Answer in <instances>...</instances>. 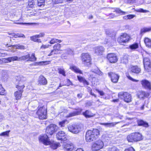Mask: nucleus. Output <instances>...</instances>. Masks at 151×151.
I'll use <instances>...</instances> for the list:
<instances>
[{"label":"nucleus","instance_id":"f257e3e1","mask_svg":"<svg viewBox=\"0 0 151 151\" xmlns=\"http://www.w3.org/2000/svg\"><path fill=\"white\" fill-rule=\"evenodd\" d=\"M58 127L54 124H50L46 128V134L40 136L39 141L45 145H49L51 144V142L49 139V136H51L58 129Z\"/></svg>","mask_w":151,"mask_h":151},{"label":"nucleus","instance_id":"f03ea898","mask_svg":"<svg viewBox=\"0 0 151 151\" xmlns=\"http://www.w3.org/2000/svg\"><path fill=\"white\" fill-rule=\"evenodd\" d=\"M99 135V131L98 129H93L87 132L86 134V140L87 142H90L95 140Z\"/></svg>","mask_w":151,"mask_h":151},{"label":"nucleus","instance_id":"7ed1b4c3","mask_svg":"<svg viewBox=\"0 0 151 151\" xmlns=\"http://www.w3.org/2000/svg\"><path fill=\"white\" fill-rule=\"evenodd\" d=\"M20 78V80L18 79L19 81L18 85L16 86V88L18 89V90L14 93V96L17 100H19L21 99L22 96V93L23 91V89L25 87L24 85L21 86L20 85L21 82L25 80V78L23 77H21Z\"/></svg>","mask_w":151,"mask_h":151},{"label":"nucleus","instance_id":"20e7f679","mask_svg":"<svg viewBox=\"0 0 151 151\" xmlns=\"http://www.w3.org/2000/svg\"><path fill=\"white\" fill-rule=\"evenodd\" d=\"M143 139L142 135L139 132H135L130 134L127 137V139L129 142H137Z\"/></svg>","mask_w":151,"mask_h":151},{"label":"nucleus","instance_id":"39448f33","mask_svg":"<svg viewBox=\"0 0 151 151\" xmlns=\"http://www.w3.org/2000/svg\"><path fill=\"white\" fill-rule=\"evenodd\" d=\"M41 101L40 102V105H38V118L40 119H43L47 118V111L45 108L43 107L44 105Z\"/></svg>","mask_w":151,"mask_h":151},{"label":"nucleus","instance_id":"423d86ee","mask_svg":"<svg viewBox=\"0 0 151 151\" xmlns=\"http://www.w3.org/2000/svg\"><path fill=\"white\" fill-rule=\"evenodd\" d=\"M119 98L123 99L127 102H129L131 101V95L127 92H121L118 94Z\"/></svg>","mask_w":151,"mask_h":151},{"label":"nucleus","instance_id":"0eeeda50","mask_svg":"<svg viewBox=\"0 0 151 151\" xmlns=\"http://www.w3.org/2000/svg\"><path fill=\"white\" fill-rule=\"evenodd\" d=\"M130 38L129 36L127 34L122 33L118 38L117 41L120 44L124 45V44L128 42Z\"/></svg>","mask_w":151,"mask_h":151},{"label":"nucleus","instance_id":"6e6552de","mask_svg":"<svg viewBox=\"0 0 151 151\" xmlns=\"http://www.w3.org/2000/svg\"><path fill=\"white\" fill-rule=\"evenodd\" d=\"M68 128L69 131L74 134L79 133L82 129L81 125L75 124H70Z\"/></svg>","mask_w":151,"mask_h":151},{"label":"nucleus","instance_id":"1a4fd4ad","mask_svg":"<svg viewBox=\"0 0 151 151\" xmlns=\"http://www.w3.org/2000/svg\"><path fill=\"white\" fill-rule=\"evenodd\" d=\"M81 59L83 64L88 65L91 64V58L90 55L88 53H82Z\"/></svg>","mask_w":151,"mask_h":151},{"label":"nucleus","instance_id":"9d476101","mask_svg":"<svg viewBox=\"0 0 151 151\" xmlns=\"http://www.w3.org/2000/svg\"><path fill=\"white\" fill-rule=\"evenodd\" d=\"M104 146L103 142L101 140H99L93 143L92 146L93 151H99Z\"/></svg>","mask_w":151,"mask_h":151},{"label":"nucleus","instance_id":"9b49d317","mask_svg":"<svg viewBox=\"0 0 151 151\" xmlns=\"http://www.w3.org/2000/svg\"><path fill=\"white\" fill-rule=\"evenodd\" d=\"M108 75L109 76L112 82L116 83L118 82L120 77L118 74L113 72H110L108 73Z\"/></svg>","mask_w":151,"mask_h":151},{"label":"nucleus","instance_id":"f8f14e48","mask_svg":"<svg viewBox=\"0 0 151 151\" xmlns=\"http://www.w3.org/2000/svg\"><path fill=\"white\" fill-rule=\"evenodd\" d=\"M61 47V45L60 44L57 43L55 44L53 46V49L51 51L48 56H50L53 54H57L58 53V52L60 50Z\"/></svg>","mask_w":151,"mask_h":151},{"label":"nucleus","instance_id":"ddd939ff","mask_svg":"<svg viewBox=\"0 0 151 151\" xmlns=\"http://www.w3.org/2000/svg\"><path fill=\"white\" fill-rule=\"evenodd\" d=\"M107 58L108 60L111 63H116L118 60V58L116 55L114 53L108 54Z\"/></svg>","mask_w":151,"mask_h":151},{"label":"nucleus","instance_id":"4468645a","mask_svg":"<svg viewBox=\"0 0 151 151\" xmlns=\"http://www.w3.org/2000/svg\"><path fill=\"white\" fill-rule=\"evenodd\" d=\"M66 136L65 133L63 131H60L56 134L57 139L62 141H65L66 140Z\"/></svg>","mask_w":151,"mask_h":151},{"label":"nucleus","instance_id":"2eb2a0df","mask_svg":"<svg viewBox=\"0 0 151 151\" xmlns=\"http://www.w3.org/2000/svg\"><path fill=\"white\" fill-rule=\"evenodd\" d=\"M137 96L139 99H143L149 96V94L143 91H140L138 92Z\"/></svg>","mask_w":151,"mask_h":151},{"label":"nucleus","instance_id":"dca6fc26","mask_svg":"<svg viewBox=\"0 0 151 151\" xmlns=\"http://www.w3.org/2000/svg\"><path fill=\"white\" fill-rule=\"evenodd\" d=\"M63 146L64 148L65 149L67 150L71 151L74 148V146L73 144L70 142H64Z\"/></svg>","mask_w":151,"mask_h":151},{"label":"nucleus","instance_id":"f3484780","mask_svg":"<svg viewBox=\"0 0 151 151\" xmlns=\"http://www.w3.org/2000/svg\"><path fill=\"white\" fill-rule=\"evenodd\" d=\"M130 69L132 72L136 74L139 73L141 71L140 68L137 66H132L130 67Z\"/></svg>","mask_w":151,"mask_h":151},{"label":"nucleus","instance_id":"a211bd4d","mask_svg":"<svg viewBox=\"0 0 151 151\" xmlns=\"http://www.w3.org/2000/svg\"><path fill=\"white\" fill-rule=\"evenodd\" d=\"M81 111L82 109H77L76 111L69 113L66 116V117L67 118L70 117L77 115H78L81 113Z\"/></svg>","mask_w":151,"mask_h":151},{"label":"nucleus","instance_id":"6ab92c4d","mask_svg":"<svg viewBox=\"0 0 151 151\" xmlns=\"http://www.w3.org/2000/svg\"><path fill=\"white\" fill-rule=\"evenodd\" d=\"M104 51V49L103 47H97L95 48V52L97 55H102Z\"/></svg>","mask_w":151,"mask_h":151},{"label":"nucleus","instance_id":"aec40b11","mask_svg":"<svg viewBox=\"0 0 151 151\" xmlns=\"http://www.w3.org/2000/svg\"><path fill=\"white\" fill-rule=\"evenodd\" d=\"M119 122H112L111 123H102L101 124L104 126L106 127L111 128L114 127L116 125L119 123Z\"/></svg>","mask_w":151,"mask_h":151},{"label":"nucleus","instance_id":"412c9836","mask_svg":"<svg viewBox=\"0 0 151 151\" xmlns=\"http://www.w3.org/2000/svg\"><path fill=\"white\" fill-rule=\"evenodd\" d=\"M141 84L145 88L149 89H150L151 88L150 83L146 80H142L141 81Z\"/></svg>","mask_w":151,"mask_h":151},{"label":"nucleus","instance_id":"4be33fe9","mask_svg":"<svg viewBox=\"0 0 151 151\" xmlns=\"http://www.w3.org/2000/svg\"><path fill=\"white\" fill-rule=\"evenodd\" d=\"M6 47H11L12 48H15V49H24V47L22 45H9L8 44H6Z\"/></svg>","mask_w":151,"mask_h":151},{"label":"nucleus","instance_id":"5701e85b","mask_svg":"<svg viewBox=\"0 0 151 151\" xmlns=\"http://www.w3.org/2000/svg\"><path fill=\"white\" fill-rule=\"evenodd\" d=\"M38 83L40 84L46 85L47 83L46 79L43 76H40L39 77Z\"/></svg>","mask_w":151,"mask_h":151},{"label":"nucleus","instance_id":"b1692460","mask_svg":"<svg viewBox=\"0 0 151 151\" xmlns=\"http://www.w3.org/2000/svg\"><path fill=\"white\" fill-rule=\"evenodd\" d=\"M70 68L75 73H79L80 74L82 73L81 70L79 69L77 67L73 65H71L70 66Z\"/></svg>","mask_w":151,"mask_h":151},{"label":"nucleus","instance_id":"393cba45","mask_svg":"<svg viewBox=\"0 0 151 151\" xmlns=\"http://www.w3.org/2000/svg\"><path fill=\"white\" fill-rule=\"evenodd\" d=\"M9 35H11L12 36L16 38L17 37H25V35L24 34L21 33L16 34L14 33H12L9 34Z\"/></svg>","mask_w":151,"mask_h":151},{"label":"nucleus","instance_id":"a878e982","mask_svg":"<svg viewBox=\"0 0 151 151\" xmlns=\"http://www.w3.org/2000/svg\"><path fill=\"white\" fill-rule=\"evenodd\" d=\"M151 30V27H144L141 29L140 34L143 35L145 32H149Z\"/></svg>","mask_w":151,"mask_h":151},{"label":"nucleus","instance_id":"bb28decb","mask_svg":"<svg viewBox=\"0 0 151 151\" xmlns=\"http://www.w3.org/2000/svg\"><path fill=\"white\" fill-rule=\"evenodd\" d=\"M146 65H144L145 70L147 72L151 71V66L150 65V63H146Z\"/></svg>","mask_w":151,"mask_h":151},{"label":"nucleus","instance_id":"cd10ccee","mask_svg":"<svg viewBox=\"0 0 151 151\" xmlns=\"http://www.w3.org/2000/svg\"><path fill=\"white\" fill-rule=\"evenodd\" d=\"M128 55H125L122 57L121 59V63H123L126 64L128 62Z\"/></svg>","mask_w":151,"mask_h":151},{"label":"nucleus","instance_id":"c85d7f7f","mask_svg":"<svg viewBox=\"0 0 151 151\" xmlns=\"http://www.w3.org/2000/svg\"><path fill=\"white\" fill-rule=\"evenodd\" d=\"M144 42L146 46L148 47L150 45L151 42V39L148 37H145L144 38Z\"/></svg>","mask_w":151,"mask_h":151},{"label":"nucleus","instance_id":"c756f323","mask_svg":"<svg viewBox=\"0 0 151 151\" xmlns=\"http://www.w3.org/2000/svg\"><path fill=\"white\" fill-rule=\"evenodd\" d=\"M138 123L139 126H143L146 127H147L148 126L147 123L142 120H139L138 122Z\"/></svg>","mask_w":151,"mask_h":151},{"label":"nucleus","instance_id":"7c9ffc66","mask_svg":"<svg viewBox=\"0 0 151 151\" xmlns=\"http://www.w3.org/2000/svg\"><path fill=\"white\" fill-rule=\"evenodd\" d=\"M91 71L100 76H101L103 75V73L98 68L95 69H92Z\"/></svg>","mask_w":151,"mask_h":151},{"label":"nucleus","instance_id":"2f4dec72","mask_svg":"<svg viewBox=\"0 0 151 151\" xmlns=\"http://www.w3.org/2000/svg\"><path fill=\"white\" fill-rule=\"evenodd\" d=\"M83 115L86 117H90L93 116V114L89 111L86 110L83 113Z\"/></svg>","mask_w":151,"mask_h":151},{"label":"nucleus","instance_id":"473e14b6","mask_svg":"<svg viewBox=\"0 0 151 151\" xmlns=\"http://www.w3.org/2000/svg\"><path fill=\"white\" fill-rule=\"evenodd\" d=\"M115 11L116 12L121 15H125L128 13L127 12L123 11L119 8L116 9Z\"/></svg>","mask_w":151,"mask_h":151},{"label":"nucleus","instance_id":"72a5a7b5","mask_svg":"<svg viewBox=\"0 0 151 151\" xmlns=\"http://www.w3.org/2000/svg\"><path fill=\"white\" fill-rule=\"evenodd\" d=\"M138 44L137 43H135L129 46V48L132 50H134L138 47Z\"/></svg>","mask_w":151,"mask_h":151},{"label":"nucleus","instance_id":"f704fd0d","mask_svg":"<svg viewBox=\"0 0 151 151\" xmlns=\"http://www.w3.org/2000/svg\"><path fill=\"white\" fill-rule=\"evenodd\" d=\"M50 63V61H43L38 62V65L42 66L45 65L49 64Z\"/></svg>","mask_w":151,"mask_h":151},{"label":"nucleus","instance_id":"c9c22d12","mask_svg":"<svg viewBox=\"0 0 151 151\" xmlns=\"http://www.w3.org/2000/svg\"><path fill=\"white\" fill-rule=\"evenodd\" d=\"M62 41L61 40H58L55 38L52 39L50 42V43L51 44H53L55 43L58 42L60 43Z\"/></svg>","mask_w":151,"mask_h":151},{"label":"nucleus","instance_id":"e433bc0d","mask_svg":"<svg viewBox=\"0 0 151 151\" xmlns=\"http://www.w3.org/2000/svg\"><path fill=\"white\" fill-rule=\"evenodd\" d=\"M58 72L60 74H61L63 76H65V72L63 68H59L58 69Z\"/></svg>","mask_w":151,"mask_h":151},{"label":"nucleus","instance_id":"4c0bfd02","mask_svg":"<svg viewBox=\"0 0 151 151\" xmlns=\"http://www.w3.org/2000/svg\"><path fill=\"white\" fill-rule=\"evenodd\" d=\"M5 90L2 87V85L0 84V95H4L5 94Z\"/></svg>","mask_w":151,"mask_h":151},{"label":"nucleus","instance_id":"58836bf2","mask_svg":"<svg viewBox=\"0 0 151 151\" xmlns=\"http://www.w3.org/2000/svg\"><path fill=\"white\" fill-rule=\"evenodd\" d=\"M10 130H9L2 132L1 134H0V136L4 137L9 136V133L10 132Z\"/></svg>","mask_w":151,"mask_h":151},{"label":"nucleus","instance_id":"ea45409f","mask_svg":"<svg viewBox=\"0 0 151 151\" xmlns=\"http://www.w3.org/2000/svg\"><path fill=\"white\" fill-rule=\"evenodd\" d=\"M17 24H19L21 25H24V24H26V25H29L32 26H35V25H37V24L36 23H16Z\"/></svg>","mask_w":151,"mask_h":151},{"label":"nucleus","instance_id":"a19ab883","mask_svg":"<svg viewBox=\"0 0 151 151\" xmlns=\"http://www.w3.org/2000/svg\"><path fill=\"white\" fill-rule=\"evenodd\" d=\"M29 57H30V54H28L26 55L20 57L19 59H21V60H26L27 59H28L29 60Z\"/></svg>","mask_w":151,"mask_h":151},{"label":"nucleus","instance_id":"79ce46f5","mask_svg":"<svg viewBox=\"0 0 151 151\" xmlns=\"http://www.w3.org/2000/svg\"><path fill=\"white\" fill-rule=\"evenodd\" d=\"M30 40H31L33 41L34 42H37L38 41V35H36L32 36L30 37Z\"/></svg>","mask_w":151,"mask_h":151},{"label":"nucleus","instance_id":"37998d69","mask_svg":"<svg viewBox=\"0 0 151 151\" xmlns=\"http://www.w3.org/2000/svg\"><path fill=\"white\" fill-rule=\"evenodd\" d=\"M107 151H120V150L117 147L114 146L109 148Z\"/></svg>","mask_w":151,"mask_h":151},{"label":"nucleus","instance_id":"c03bdc74","mask_svg":"<svg viewBox=\"0 0 151 151\" xmlns=\"http://www.w3.org/2000/svg\"><path fill=\"white\" fill-rule=\"evenodd\" d=\"M37 58L35 57V54L34 53L32 54L31 56H30L29 60L33 61H35Z\"/></svg>","mask_w":151,"mask_h":151},{"label":"nucleus","instance_id":"a18cd8bd","mask_svg":"<svg viewBox=\"0 0 151 151\" xmlns=\"http://www.w3.org/2000/svg\"><path fill=\"white\" fill-rule=\"evenodd\" d=\"M45 0H38V6H44Z\"/></svg>","mask_w":151,"mask_h":151},{"label":"nucleus","instance_id":"49530a36","mask_svg":"<svg viewBox=\"0 0 151 151\" xmlns=\"http://www.w3.org/2000/svg\"><path fill=\"white\" fill-rule=\"evenodd\" d=\"M66 54L69 55H73V52L72 50L70 48H68L66 50Z\"/></svg>","mask_w":151,"mask_h":151},{"label":"nucleus","instance_id":"de8ad7c7","mask_svg":"<svg viewBox=\"0 0 151 151\" xmlns=\"http://www.w3.org/2000/svg\"><path fill=\"white\" fill-rule=\"evenodd\" d=\"M150 63V59L147 58H143V64L146 65V63Z\"/></svg>","mask_w":151,"mask_h":151},{"label":"nucleus","instance_id":"09e8293b","mask_svg":"<svg viewBox=\"0 0 151 151\" xmlns=\"http://www.w3.org/2000/svg\"><path fill=\"white\" fill-rule=\"evenodd\" d=\"M8 76L7 75L6 73H4V74H3L1 79L4 81H5L7 80V79L8 78Z\"/></svg>","mask_w":151,"mask_h":151},{"label":"nucleus","instance_id":"8fccbe9b","mask_svg":"<svg viewBox=\"0 0 151 151\" xmlns=\"http://www.w3.org/2000/svg\"><path fill=\"white\" fill-rule=\"evenodd\" d=\"M12 61V57H9L8 58H7L6 59H3V61H4L6 63H8V62H11Z\"/></svg>","mask_w":151,"mask_h":151},{"label":"nucleus","instance_id":"3c124183","mask_svg":"<svg viewBox=\"0 0 151 151\" xmlns=\"http://www.w3.org/2000/svg\"><path fill=\"white\" fill-rule=\"evenodd\" d=\"M67 121L66 120H64L62 122H60L59 124V125L61 127H64L65 125V123L66 122H67Z\"/></svg>","mask_w":151,"mask_h":151},{"label":"nucleus","instance_id":"603ef678","mask_svg":"<svg viewBox=\"0 0 151 151\" xmlns=\"http://www.w3.org/2000/svg\"><path fill=\"white\" fill-rule=\"evenodd\" d=\"M77 78L78 80L80 82H83V81L85 79V78L82 77L81 76H77Z\"/></svg>","mask_w":151,"mask_h":151},{"label":"nucleus","instance_id":"864d4df0","mask_svg":"<svg viewBox=\"0 0 151 151\" xmlns=\"http://www.w3.org/2000/svg\"><path fill=\"white\" fill-rule=\"evenodd\" d=\"M12 57V61H15V60H17V61H19L20 60H21V59H20V57H18L16 56H14L13 57Z\"/></svg>","mask_w":151,"mask_h":151},{"label":"nucleus","instance_id":"5fc2aeb1","mask_svg":"<svg viewBox=\"0 0 151 151\" xmlns=\"http://www.w3.org/2000/svg\"><path fill=\"white\" fill-rule=\"evenodd\" d=\"M127 76L129 79L133 81L137 82L139 81L138 80H135V79L133 78L129 75V74L127 75Z\"/></svg>","mask_w":151,"mask_h":151},{"label":"nucleus","instance_id":"6e6d98bb","mask_svg":"<svg viewBox=\"0 0 151 151\" xmlns=\"http://www.w3.org/2000/svg\"><path fill=\"white\" fill-rule=\"evenodd\" d=\"M34 2L32 0H29L28 2V5L30 7H32V6L33 5Z\"/></svg>","mask_w":151,"mask_h":151},{"label":"nucleus","instance_id":"4d7b16f0","mask_svg":"<svg viewBox=\"0 0 151 151\" xmlns=\"http://www.w3.org/2000/svg\"><path fill=\"white\" fill-rule=\"evenodd\" d=\"M96 90L97 92H98L99 93L100 95L101 96H103L104 95V93L103 91H99V90L98 89H96Z\"/></svg>","mask_w":151,"mask_h":151},{"label":"nucleus","instance_id":"13d9d810","mask_svg":"<svg viewBox=\"0 0 151 151\" xmlns=\"http://www.w3.org/2000/svg\"><path fill=\"white\" fill-rule=\"evenodd\" d=\"M124 151H135V150L133 147H130L127 149H125Z\"/></svg>","mask_w":151,"mask_h":151},{"label":"nucleus","instance_id":"bf43d9fd","mask_svg":"<svg viewBox=\"0 0 151 151\" xmlns=\"http://www.w3.org/2000/svg\"><path fill=\"white\" fill-rule=\"evenodd\" d=\"M136 16L135 15L133 14H129L127 15V17H128V19H133Z\"/></svg>","mask_w":151,"mask_h":151},{"label":"nucleus","instance_id":"052dcab7","mask_svg":"<svg viewBox=\"0 0 151 151\" xmlns=\"http://www.w3.org/2000/svg\"><path fill=\"white\" fill-rule=\"evenodd\" d=\"M63 1V0H53V1L57 4L62 3Z\"/></svg>","mask_w":151,"mask_h":151},{"label":"nucleus","instance_id":"680f3d73","mask_svg":"<svg viewBox=\"0 0 151 151\" xmlns=\"http://www.w3.org/2000/svg\"><path fill=\"white\" fill-rule=\"evenodd\" d=\"M54 145V147H53V149H56L58 147L60 146V144L59 143H55L53 145Z\"/></svg>","mask_w":151,"mask_h":151},{"label":"nucleus","instance_id":"e2e57ef3","mask_svg":"<svg viewBox=\"0 0 151 151\" xmlns=\"http://www.w3.org/2000/svg\"><path fill=\"white\" fill-rule=\"evenodd\" d=\"M49 45H43L41 47L40 49H45L49 47Z\"/></svg>","mask_w":151,"mask_h":151},{"label":"nucleus","instance_id":"0e129e2a","mask_svg":"<svg viewBox=\"0 0 151 151\" xmlns=\"http://www.w3.org/2000/svg\"><path fill=\"white\" fill-rule=\"evenodd\" d=\"M44 35L45 34L44 33H40L39 34H38V38L43 37L44 36Z\"/></svg>","mask_w":151,"mask_h":151},{"label":"nucleus","instance_id":"69168bd1","mask_svg":"<svg viewBox=\"0 0 151 151\" xmlns=\"http://www.w3.org/2000/svg\"><path fill=\"white\" fill-rule=\"evenodd\" d=\"M82 83H83L85 85H89V83L85 79Z\"/></svg>","mask_w":151,"mask_h":151},{"label":"nucleus","instance_id":"338daca9","mask_svg":"<svg viewBox=\"0 0 151 151\" xmlns=\"http://www.w3.org/2000/svg\"><path fill=\"white\" fill-rule=\"evenodd\" d=\"M67 82L68 84L66 85V86H69L72 83L71 82L69 79H68L67 80Z\"/></svg>","mask_w":151,"mask_h":151},{"label":"nucleus","instance_id":"774afa93","mask_svg":"<svg viewBox=\"0 0 151 151\" xmlns=\"http://www.w3.org/2000/svg\"><path fill=\"white\" fill-rule=\"evenodd\" d=\"M90 94L91 95L94 96L95 97V98L96 97V95L94 93H93L92 92V90L91 89L90 91Z\"/></svg>","mask_w":151,"mask_h":151}]
</instances>
